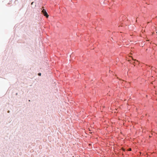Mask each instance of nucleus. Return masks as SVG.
Listing matches in <instances>:
<instances>
[{
  "mask_svg": "<svg viewBox=\"0 0 157 157\" xmlns=\"http://www.w3.org/2000/svg\"><path fill=\"white\" fill-rule=\"evenodd\" d=\"M43 14L47 18H48V15L47 12H45Z\"/></svg>",
  "mask_w": 157,
  "mask_h": 157,
  "instance_id": "f257e3e1",
  "label": "nucleus"
},
{
  "mask_svg": "<svg viewBox=\"0 0 157 157\" xmlns=\"http://www.w3.org/2000/svg\"><path fill=\"white\" fill-rule=\"evenodd\" d=\"M41 75V74L40 73H39L38 74V75L39 76H40Z\"/></svg>",
  "mask_w": 157,
  "mask_h": 157,
  "instance_id": "7ed1b4c3",
  "label": "nucleus"
},
{
  "mask_svg": "<svg viewBox=\"0 0 157 157\" xmlns=\"http://www.w3.org/2000/svg\"><path fill=\"white\" fill-rule=\"evenodd\" d=\"M129 151H131V148H129Z\"/></svg>",
  "mask_w": 157,
  "mask_h": 157,
  "instance_id": "20e7f679",
  "label": "nucleus"
},
{
  "mask_svg": "<svg viewBox=\"0 0 157 157\" xmlns=\"http://www.w3.org/2000/svg\"><path fill=\"white\" fill-rule=\"evenodd\" d=\"M45 12H46V11L44 9H43L42 11V13L43 14Z\"/></svg>",
  "mask_w": 157,
  "mask_h": 157,
  "instance_id": "f03ea898",
  "label": "nucleus"
}]
</instances>
